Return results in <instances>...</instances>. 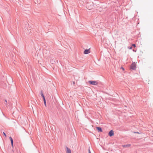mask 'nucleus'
Instances as JSON below:
<instances>
[{
  "label": "nucleus",
  "instance_id": "nucleus-14",
  "mask_svg": "<svg viewBox=\"0 0 153 153\" xmlns=\"http://www.w3.org/2000/svg\"><path fill=\"white\" fill-rule=\"evenodd\" d=\"M42 97H43V100H45V97L44 96H42Z\"/></svg>",
  "mask_w": 153,
  "mask_h": 153
},
{
  "label": "nucleus",
  "instance_id": "nucleus-17",
  "mask_svg": "<svg viewBox=\"0 0 153 153\" xmlns=\"http://www.w3.org/2000/svg\"><path fill=\"white\" fill-rule=\"evenodd\" d=\"M89 153H91L89 149H88Z\"/></svg>",
  "mask_w": 153,
  "mask_h": 153
},
{
  "label": "nucleus",
  "instance_id": "nucleus-8",
  "mask_svg": "<svg viewBox=\"0 0 153 153\" xmlns=\"http://www.w3.org/2000/svg\"><path fill=\"white\" fill-rule=\"evenodd\" d=\"M131 145L130 144H127L126 145H123V147H129Z\"/></svg>",
  "mask_w": 153,
  "mask_h": 153
},
{
  "label": "nucleus",
  "instance_id": "nucleus-19",
  "mask_svg": "<svg viewBox=\"0 0 153 153\" xmlns=\"http://www.w3.org/2000/svg\"><path fill=\"white\" fill-rule=\"evenodd\" d=\"M136 133H138V134H139V133L138 132H136Z\"/></svg>",
  "mask_w": 153,
  "mask_h": 153
},
{
  "label": "nucleus",
  "instance_id": "nucleus-4",
  "mask_svg": "<svg viewBox=\"0 0 153 153\" xmlns=\"http://www.w3.org/2000/svg\"><path fill=\"white\" fill-rule=\"evenodd\" d=\"M90 53V49H86L84 51V54H87Z\"/></svg>",
  "mask_w": 153,
  "mask_h": 153
},
{
  "label": "nucleus",
  "instance_id": "nucleus-7",
  "mask_svg": "<svg viewBox=\"0 0 153 153\" xmlns=\"http://www.w3.org/2000/svg\"><path fill=\"white\" fill-rule=\"evenodd\" d=\"M96 128L97 129L98 131H100V132L102 131V130L101 128L97 127H96Z\"/></svg>",
  "mask_w": 153,
  "mask_h": 153
},
{
  "label": "nucleus",
  "instance_id": "nucleus-13",
  "mask_svg": "<svg viewBox=\"0 0 153 153\" xmlns=\"http://www.w3.org/2000/svg\"><path fill=\"white\" fill-rule=\"evenodd\" d=\"M42 97H43V100H45V97L44 96H42Z\"/></svg>",
  "mask_w": 153,
  "mask_h": 153
},
{
  "label": "nucleus",
  "instance_id": "nucleus-1",
  "mask_svg": "<svg viewBox=\"0 0 153 153\" xmlns=\"http://www.w3.org/2000/svg\"><path fill=\"white\" fill-rule=\"evenodd\" d=\"M88 82L90 84L94 85H97L98 84V82L96 81H89Z\"/></svg>",
  "mask_w": 153,
  "mask_h": 153
},
{
  "label": "nucleus",
  "instance_id": "nucleus-5",
  "mask_svg": "<svg viewBox=\"0 0 153 153\" xmlns=\"http://www.w3.org/2000/svg\"><path fill=\"white\" fill-rule=\"evenodd\" d=\"M66 153H71V150L70 149L68 148V147H66Z\"/></svg>",
  "mask_w": 153,
  "mask_h": 153
},
{
  "label": "nucleus",
  "instance_id": "nucleus-15",
  "mask_svg": "<svg viewBox=\"0 0 153 153\" xmlns=\"http://www.w3.org/2000/svg\"><path fill=\"white\" fill-rule=\"evenodd\" d=\"M132 46H133L134 47H136V46H135V44H132Z\"/></svg>",
  "mask_w": 153,
  "mask_h": 153
},
{
  "label": "nucleus",
  "instance_id": "nucleus-6",
  "mask_svg": "<svg viewBox=\"0 0 153 153\" xmlns=\"http://www.w3.org/2000/svg\"><path fill=\"white\" fill-rule=\"evenodd\" d=\"M9 138L10 139V141H11V144L12 146V147H13V140L12 138L11 137H10Z\"/></svg>",
  "mask_w": 153,
  "mask_h": 153
},
{
  "label": "nucleus",
  "instance_id": "nucleus-11",
  "mask_svg": "<svg viewBox=\"0 0 153 153\" xmlns=\"http://www.w3.org/2000/svg\"><path fill=\"white\" fill-rule=\"evenodd\" d=\"M72 83H73V85L74 86V85H75V82H74V81Z\"/></svg>",
  "mask_w": 153,
  "mask_h": 153
},
{
  "label": "nucleus",
  "instance_id": "nucleus-9",
  "mask_svg": "<svg viewBox=\"0 0 153 153\" xmlns=\"http://www.w3.org/2000/svg\"><path fill=\"white\" fill-rule=\"evenodd\" d=\"M44 104H45V106H46V100H44Z\"/></svg>",
  "mask_w": 153,
  "mask_h": 153
},
{
  "label": "nucleus",
  "instance_id": "nucleus-18",
  "mask_svg": "<svg viewBox=\"0 0 153 153\" xmlns=\"http://www.w3.org/2000/svg\"><path fill=\"white\" fill-rule=\"evenodd\" d=\"M121 68L122 69V70H123V71H124V68H123V67H121Z\"/></svg>",
  "mask_w": 153,
  "mask_h": 153
},
{
  "label": "nucleus",
  "instance_id": "nucleus-10",
  "mask_svg": "<svg viewBox=\"0 0 153 153\" xmlns=\"http://www.w3.org/2000/svg\"><path fill=\"white\" fill-rule=\"evenodd\" d=\"M41 95L42 97L44 96L42 91H41Z\"/></svg>",
  "mask_w": 153,
  "mask_h": 153
},
{
  "label": "nucleus",
  "instance_id": "nucleus-16",
  "mask_svg": "<svg viewBox=\"0 0 153 153\" xmlns=\"http://www.w3.org/2000/svg\"><path fill=\"white\" fill-rule=\"evenodd\" d=\"M132 48V47H128V49H131Z\"/></svg>",
  "mask_w": 153,
  "mask_h": 153
},
{
  "label": "nucleus",
  "instance_id": "nucleus-12",
  "mask_svg": "<svg viewBox=\"0 0 153 153\" xmlns=\"http://www.w3.org/2000/svg\"><path fill=\"white\" fill-rule=\"evenodd\" d=\"M3 134H4V136H5V137H6V134H5V133L4 132H3Z\"/></svg>",
  "mask_w": 153,
  "mask_h": 153
},
{
  "label": "nucleus",
  "instance_id": "nucleus-3",
  "mask_svg": "<svg viewBox=\"0 0 153 153\" xmlns=\"http://www.w3.org/2000/svg\"><path fill=\"white\" fill-rule=\"evenodd\" d=\"M114 135V132L113 130H111L108 133V135L110 137Z\"/></svg>",
  "mask_w": 153,
  "mask_h": 153
},
{
  "label": "nucleus",
  "instance_id": "nucleus-2",
  "mask_svg": "<svg viewBox=\"0 0 153 153\" xmlns=\"http://www.w3.org/2000/svg\"><path fill=\"white\" fill-rule=\"evenodd\" d=\"M136 63L135 62H133L131 66V68L132 70H134L136 69Z\"/></svg>",
  "mask_w": 153,
  "mask_h": 153
},
{
  "label": "nucleus",
  "instance_id": "nucleus-20",
  "mask_svg": "<svg viewBox=\"0 0 153 153\" xmlns=\"http://www.w3.org/2000/svg\"><path fill=\"white\" fill-rule=\"evenodd\" d=\"M5 102H7V100H5Z\"/></svg>",
  "mask_w": 153,
  "mask_h": 153
}]
</instances>
